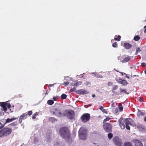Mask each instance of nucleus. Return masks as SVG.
Returning a JSON list of instances; mask_svg holds the SVG:
<instances>
[{"label": "nucleus", "mask_w": 146, "mask_h": 146, "mask_svg": "<svg viewBox=\"0 0 146 146\" xmlns=\"http://www.w3.org/2000/svg\"><path fill=\"white\" fill-rule=\"evenodd\" d=\"M20 146H22V145H21Z\"/></svg>", "instance_id": "774afa93"}, {"label": "nucleus", "mask_w": 146, "mask_h": 146, "mask_svg": "<svg viewBox=\"0 0 146 146\" xmlns=\"http://www.w3.org/2000/svg\"><path fill=\"white\" fill-rule=\"evenodd\" d=\"M49 120L52 123L55 122V121L56 120L55 118L52 117H49Z\"/></svg>", "instance_id": "f3484780"}, {"label": "nucleus", "mask_w": 146, "mask_h": 146, "mask_svg": "<svg viewBox=\"0 0 146 146\" xmlns=\"http://www.w3.org/2000/svg\"><path fill=\"white\" fill-rule=\"evenodd\" d=\"M24 117H23L22 115L20 117L19 122L20 123H22V120L24 119Z\"/></svg>", "instance_id": "cd10ccee"}, {"label": "nucleus", "mask_w": 146, "mask_h": 146, "mask_svg": "<svg viewBox=\"0 0 146 146\" xmlns=\"http://www.w3.org/2000/svg\"><path fill=\"white\" fill-rule=\"evenodd\" d=\"M21 115H22V116L23 117H25V116H26L27 115H27V113H23Z\"/></svg>", "instance_id": "a18cd8bd"}, {"label": "nucleus", "mask_w": 146, "mask_h": 146, "mask_svg": "<svg viewBox=\"0 0 146 146\" xmlns=\"http://www.w3.org/2000/svg\"><path fill=\"white\" fill-rule=\"evenodd\" d=\"M103 112H104L105 113H107V111L106 110H104L103 111Z\"/></svg>", "instance_id": "6e6d98bb"}, {"label": "nucleus", "mask_w": 146, "mask_h": 146, "mask_svg": "<svg viewBox=\"0 0 146 146\" xmlns=\"http://www.w3.org/2000/svg\"><path fill=\"white\" fill-rule=\"evenodd\" d=\"M108 137H113V134L111 133H109L108 135Z\"/></svg>", "instance_id": "c03bdc74"}, {"label": "nucleus", "mask_w": 146, "mask_h": 146, "mask_svg": "<svg viewBox=\"0 0 146 146\" xmlns=\"http://www.w3.org/2000/svg\"><path fill=\"white\" fill-rule=\"evenodd\" d=\"M49 92V91H48V90H46V92L45 93V94L46 95H47L48 94Z\"/></svg>", "instance_id": "603ef678"}, {"label": "nucleus", "mask_w": 146, "mask_h": 146, "mask_svg": "<svg viewBox=\"0 0 146 146\" xmlns=\"http://www.w3.org/2000/svg\"><path fill=\"white\" fill-rule=\"evenodd\" d=\"M58 98V96H56L55 97H54L53 98V99L54 101H56Z\"/></svg>", "instance_id": "a19ab883"}, {"label": "nucleus", "mask_w": 146, "mask_h": 146, "mask_svg": "<svg viewBox=\"0 0 146 146\" xmlns=\"http://www.w3.org/2000/svg\"><path fill=\"white\" fill-rule=\"evenodd\" d=\"M12 131L11 128L5 127L0 130V135L2 136H6L10 135Z\"/></svg>", "instance_id": "20e7f679"}, {"label": "nucleus", "mask_w": 146, "mask_h": 146, "mask_svg": "<svg viewBox=\"0 0 146 146\" xmlns=\"http://www.w3.org/2000/svg\"><path fill=\"white\" fill-rule=\"evenodd\" d=\"M6 103L4 102H1V106L2 108L4 107L5 106H6Z\"/></svg>", "instance_id": "7c9ffc66"}, {"label": "nucleus", "mask_w": 146, "mask_h": 146, "mask_svg": "<svg viewBox=\"0 0 146 146\" xmlns=\"http://www.w3.org/2000/svg\"><path fill=\"white\" fill-rule=\"evenodd\" d=\"M126 89H122L121 88H120V93H121V92H123L125 94H129V93L128 92H127L126 91Z\"/></svg>", "instance_id": "4be33fe9"}, {"label": "nucleus", "mask_w": 146, "mask_h": 146, "mask_svg": "<svg viewBox=\"0 0 146 146\" xmlns=\"http://www.w3.org/2000/svg\"><path fill=\"white\" fill-rule=\"evenodd\" d=\"M141 65L143 67L146 66V64L144 62H143L141 63Z\"/></svg>", "instance_id": "37998d69"}, {"label": "nucleus", "mask_w": 146, "mask_h": 146, "mask_svg": "<svg viewBox=\"0 0 146 146\" xmlns=\"http://www.w3.org/2000/svg\"><path fill=\"white\" fill-rule=\"evenodd\" d=\"M137 115L139 116H143L145 115V113H144L141 111H139L137 113Z\"/></svg>", "instance_id": "5701e85b"}, {"label": "nucleus", "mask_w": 146, "mask_h": 146, "mask_svg": "<svg viewBox=\"0 0 146 146\" xmlns=\"http://www.w3.org/2000/svg\"><path fill=\"white\" fill-rule=\"evenodd\" d=\"M139 101L140 102H142L143 101V98L141 97H139Z\"/></svg>", "instance_id": "49530a36"}, {"label": "nucleus", "mask_w": 146, "mask_h": 146, "mask_svg": "<svg viewBox=\"0 0 146 146\" xmlns=\"http://www.w3.org/2000/svg\"><path fill=\"white\" fill-rule=\"evenodd\" d=\"M76 88L74 87L73 88H72L70 89V92H74L76 90Z\"/></svg>", "instance_id": "4c0bfd02"}, {"label": "nucleus", "mask_w": 146, "mask_h": 146, "mask_svg": "<svg viewBox=\"0 0 146 146\" xmlns=\"http://www.w3.org/2000/svg\"><path fill=\"white\" fill-rule=\"evenodd\" d=\"M144 73L145 74H146V70L144 71Z\"/></svg>", "instance_id": "bf43d9fd"}, {"label": "nucleus", "mask_w": 146, "mask_h": 146, "mask_svg": "<svg viewBox=\"0 0 146 146\" xmlns=\"http://www.w3.org/2000/svg\"><path fill=\"white\" fill-rule=\"evenodd\" d=\"M121 38V36L119 35H118L117 36V38H114V39L115 40L119 41L120 40Z\"/></svg>", "instance_id": "bb28decb"}, {"label": "nucleus", "mask_w": 146, "mask_h": 146, "mask_svg": "<svg viewBox=\"0 0 146 146\" xmlns=\"http://www.w3.org/2000/svg\"><path fill=\"white\" fill-rule=\"evenodd\" d=\"M82 83V82L81 81L77 82L74 84L73 86H78L79 85H81Z\"/></svg>", "instance_id": "412c9836"}, {"label": "nucleus", "mask_w": 146, "mask_h": 146, "mask_svg": "<svg viewBox=\"0 0 146 146\" xmlns=\"http://www.w3.org/2000/svg\"><path fill=\"white\" fill-rule=\"evenodd\" d=\"M6 106L7 107L9 108L11 107V105L10 104L6 103Z\"/></svg>", "instance_id": "ea45409f"}, {"label": "nucleus", "mask_w": 146, "mask_h": 146, "mask_svg": "<svg viewBox=\"0 0 146 146\" xmlns=\"http://www.w3.org/2000/svg\"><path fill=\"white\" fill-rule=\"evenodd\" d=\"M140 37L139 35L135 36L134 37V40L135 41H137L140 39Z\"/></svg>", "instance_id": "aec40b11"}, {"label": "nucleus", "mask_w": 146, "mask_h": 146, "mask_svg": "<svg viewBox=\"0 0 146 146\" xmlns=\"http://www.w3.org/2000/svg\"><path fill=\"white\" fill-rule=\"evenodd\" d=\"M118 108L120 111H121L123 110V106L120 103H119V104Z\"/></svg>", "instance_id": "a878e982"}, {"label": "nucleus", "mask_w": 146, "mask_h": 146, "mask_svg": "<svg viewBox=\"0 0 146 146\" xmlns=\"http://www.w3.org/2000/svg\"><path fill=\"white\" fill-rule=\"evenodd\" d=\"M126 77L128 79H129V76H126Z\"/></svg>", "instance_id": "680f3d73"}, {"label": "nucleus", "mask_w": 146, "mask_h": 146, "mask_svg": "<svg viewBox=\"0 0 146 146\" xmlns=\"http://www.w3.org/2000/svg\"><path fill=\"white\" fill-rule=\"evenodd\" d=\"M114 70H115L117 72H119L117 70H115V69Z\"/></svg>", "instance_id": "052dcab7"}, {"label": "nucleus", "mask_w": 146, "mask_h": 146, "mask_svg": "<svg viewBox=\"0 0 146 146\" xmlns=\"http://www.w3.org/2000/svg\"><path fill=\"white\" fill-rule=\"evenodd\" d=\"M118 88V86L117 85H115L113 86L112 91L115 90H116Z\"/></svg>", "instance_id": "72a5a7b5"}, {"label": "nucleus", "mask_w": 146, "mask_h": 146, "mask_svg": "<svg viewBox=\"0 0 146 146\" xmlns=\"http://www.w3.org/2000/svg\"><path fill=\"white\" fill-rule=\"evenodd\" d=\"M80 139L83 140H85L86 139V137H80Z\"/></svg>", "instance_id": "09e8293b"}, {"label": "nucleus", "mask_w": 146, "mask_h": 146, "mask_svg": "<svg viewBox=\"0 0 146 146\" xmlns=\"http://www.w3.org/2000/svg\"><path fill=\"white\" fill-rule=\"evenodd\" d=\"M133 141L135 144V146H143L142 143L139 140L135 139L133 140Z\"/></svg>", "instance_id": "f8f14e48"}, {"label": "nucleus", "mask_w": 146, "mask_h": 146, "mask_svg": "<svg viewBox=\"0 0 146 146\" xmlns=\"http://www.w3.org/2000/svg\"><path fill=\"white\" fill-rule=\"evenodd\" d=\"M124 146H132L131 144L129 142H126L125 143Z\"/></svg>", "instance_id": "c756f323"}, {"label": "nucleus", "mask_w": 146, "mask_h": 146, "mask_svg": "<svg viewBox=\"0 0 146 146\" xmlns=\"http://www.w3.org/2000/svg\"><path fill=\"white\" fill-rule=\"evenodd\" d=\"M64 112L63 116H66L67 118L70 119H72L74 118L75 113L73 111L71 110L68 111L67 110H64Z\"/></svg>", "instance_id": "39448f33"}, {"label": "nucleus", "mask_w": 146, "mask_h": 146, "mask_svg": "<svg viewBox=\"0 0 146 146\" xmlns=\"http://www.w3.org/2000/svg\"><path fill=\"white\" fill-rule=\"evenodd\" d=\"M69 84V82H65L63 83V84L65 86H68Z\"/></svg>", "instance_id": "e433bc0d"}, {"label": "nucleus", "mask_w": 146, "mask_h": 146, "mask_svg": "<svg viewBox=\"0 0 146 146\" xmlns=\"http://www.w3.org/2000/svg\"><path fill=\"white\" fill-rule=\"evenodd\" d=\"M119 124L122 129H124L125 127L127 129L129 130L130 128L129 125H131V121H130L127 118L123 121L121 119L118 120Z\"/></svg>", "instance_id": "f257e3e1"}, {"label": "nucleus", "mask_w": 146, "mask_h": 146, "mask_svg": "<svg viewBox=\"0 0 146 146\" xmlns=\"http://www.w3.org/2000/svg\"><path fill=\"white\" fill-rule=\"evenodd\" d=\"M104 130L107 132L111 131L112 126L111 124L108 123H104L103 125Z\"/></svg>", "instance_id": "0eeeda50"}, {"label": "nucleus", "mask_w": 146, "mask_h": 146, "mask_svg": "<svg viewBox=\"0 0 146 146\" xmlns=\"http://www.w3.org/2000/svg\"><path fill=\"white\" fill-rule=\"evenodd\" d=\"M144 28L145 29L144 32L145 33H146V25L144 27Z\"/></svg>", "instance_id": "3c124183"}, {"label": "nucleus", "mask_w": 146, "mask_h": 146, "mask_svg": "<svg viewBox=\"0 0 146 146\" xmlns=\"http://www.w3.org/2000/svg\"><path fill=\"white\" fill-rule=\"evenodd\" d=\"M112 138V137H109V139H110Z\"/></svg>", "instance_id": "e2e57ef3"}, {"label": "nucleus", "mask_w": 146, "mask_h": 146, "mask_svg": "<svg viewBox=\"0 0 146 146\" xmlns=\"http://www.w3.org/2000/svg\"><path fill=\"white\" fill-rule=\"evenodd\" d=\"M65 138V139L67 141L69 142V140H70V137H64Z\"/></svg>", "instance_id": "58836bf2"}, {"label": "nucleus", "mask_w": 146, "mask_h": 146, "mask_svg": "<svg viewBox=\"0 0 146 146\" xmlns=\"http://www.w3.org/2000/svg\"><path fill=\"white\" fill-rule=\"evenodd\" d=\"M17 118L16 117L12 118L11 119H9V118H7L5 123L4 124H2V125L0 126V129L3 127L6 123L11 122L13 120H15L17 119Z\"/></svg>", "instance_id": "9b49d317"}, {"label": "nucleus", "mask_w": 146, "mask_h": 146, "mask_svg": "<svg viewBox=\"0 0 146 146\" xmlns=\"http://www.w3.org/2000/svg\"><path fill=\"white\" fill-rule=\"evenodd\" d=\"M78 94H79L84 95L88 94V92L87 91L83 89H80L77 92Z\"/></svg>", "instance_id": "4468645a"}, {"label": "nucleus", "mask_w": 146, "mask_h": 146, "mask_svg": "<svg viewBox=\"0 0 146 146\" xmlns=\"http://www.w3.org/2000/svg\"><path fill=\"white\" fill-rule=\"evenodd\" d=\"M60 136L63 137H69L70 135V132L68 128L66 127H61L59 131Z\"/></svg>", "instance_id": "f03ea898"}, {"label": "nucleus", "mask_w": 146, "mask_h": 146, "mask_svg": "<svg viewBox=\"0 0 146 146\" xmlns=\"http://www.w3.org/2000/svg\"><path fill=\"white\" fill-rule=\"evenodd\" d=\"M117 46V42H114L112 44V46L113 47L115 48Z\"/></svg>", "instance_id": "473e14b6"}, {"label": "nucleus", "mask_w": 146, "mask_h": 146, "mask_svg": "<svg viewBox=\"0 0 146 146\" xmlns=\"http://www.w3.org/2000/svg\"><path fill=\"white\" fill-rule=\"evenodd\" d=\"M118 82L119 83L121 84L123 86H125L128 84L126 80L120 79L119 80Z\"/></svg>", "instance_id": "ddd939ff"}, {"label": "nucleus", "mask_w": 146, "mask_h": 146, "mask_svg": "<svg viewBox=\"0 0 146 146\" xmlns=\"http://www.w3.org/2000/svg\"><path fill=\"white\" fill-rule=\"evenodd\" d=\"M131 57L129 56H128L124 58L122 61V62L123 63H125L129 61Z\"/></svg>", "instance_id": "dca6fc26"}, {"label": "nucleus", "mask_w": 146, "mask_h": 146, "mask_svg": "<svg viewBox=\"0 0 146 146\" xmlns=\"http://www.w3.org/2000/svg\"><path fill=\"white\" fill-rule=\"evenodd\" d=\"M137 128L139 129V131L141 133H144L146 132V129L145 127L142 125L139 124H137L136 125Z\"/></svg>", "instance_id": "1a4fd4ad"}, {"label": "nucleus", "mask_w": 146, "mask_h": 146, "mask_svg": "<svg viewBox=\"0 0 146 146\" xmlns=\"http://www.w3.org/2000/svg\"><path fill=\"white\" fill-rule=\"evenodd\" d=\"M111 106L112 107H115V104L114 103H113L111 105Z\"/></svg>", "instance_id": "8fccbe9b"}, {"label": "nucleus", "mask_w": 146, "mask_h": 146, "mask_svg": "<svg viewBox=\"0 0 146 146\" xmlns=\"http://www.w3.org/2000/svg\"><path fill=\"white\" fill-rule=\"evenodd\" d=\"M121 56H118V58H117L118 59V60H121Z\"/></svg>", "instance_id": "5fc2aeb1"}, {"label": "nucleus", "mask_w": 146, "mask_h": 146, "mask_svg": "<svg viewBox=\"0 0 146 146\" xmlns=\"http://www.w3.org/2000/svg\"><path fill=\"white\" fill-rule=\"evenodd\" d=\"M145 146H146V143L145 144Z\"/></svg>", "instance_id": "69168bd1"}, {"label": "nucleus", "mask_w": 146, "mask_h": 146, "mask_svg": "<svg viewBox=\"0 0 146 146\" xmlns=\"http://www.w3.org/2000/svg\"><path fill=\"white\" fill-rule=\"evenodd\" d=\"M64 110H62L61 108L60 107H57L52 110V114L58 117H61L63 116Z\"/></svg>", "instance_id": "7ed1b4c3"}, {"label": "nucleus", "mask_w": 146, "mask_h": 146, "mask_svg": "<svg viewBox=\"0 0 146 146\" xmlns=\"http://www.w3.org/2000/svg\"><path fill=\"white\" fill-rule=\"evenodd\" d=\"M90 116L89 113H85L83 114L80 117L82 122L86 123L89 121L90 119Z\"/></svg>", "instance_id": "423d86ee"}, {"label": "nucleus", "mask_w": 146, "mask_h": 146, "mask_svg": "<svg viewBox=\"0 0 146 146\" xmlns=\"http://www.w3.org/2000/svg\"><path fill=\"white\" fill-rule=\"evenodd\" d=\"M93 74H95V77H96L98 78H102L103 77V76L102 75L98 74H95L94 73H93Z\"/></svg>", "instance_id": "a211bd4d"}, {"label": "nucleus", "mask_w": 146, "mask_h": 146, "mask_svg": "<svg viewBox=\"0 0 146 146\" xmlns=\"http://www.w3.org/2000/svg\"><path fill=\"white\" fill-rule=\"evenodd\" d=\"M3 108L4 111L5 112H6L7 110V107H6V106H4V107H3Z\"/></svg>", "instance_id": "79ce46f5"}, {"label": "nucleus", "mask_w": 146, "mask_h": 146, "mask_svg": "<svg viewBox=\"0 0 146 146\" xmlns=\"http://www.w3.org/2000/svg\"><path fill=\"white\" fill-rule=\"evenodd\" d=\"M79 137H86L87 136V133L85 129H82L80 128L78 131Z\"/></svg>", "instance_id": "9d476101"}, {"label": "nucleus", "mask_w": 146, "mask_h": 146, "mask_svg": "<svg viewBox=\"0 0 146 146\" xmlns=\"http://www.w3.org/2000/svg\"><path fill=\"white\" fill-rule=\"evenodd\" d=\"M54 103L53 100H49L47 101V103L48 104L50 105H52Z\"/></svg>", "instance_id": "6ab92c4d"}, {"label": "nucleus", "mask_w": 146, "mask_h": 146, "mask_svg": "<svg viewBox=\"0 0 146 146\" xmlns=\"http://www.w3.org/2000/svg\"><path fill=\"white\" fill-rule=\"evenodd\" d=\"M9 125L11 126L15 127L17 125V122L15 121L11 123Z\"/></svg>", "instance_id": "b1692460"}, {"label": "nucleus", "mask_w": 146, "mask_h": 146, "mask_svg": "<svg viewBox=\"0 0 146 146\" xmlns=\"http://www.w3.org/2000/svg\"><path fill=\"white\" fill-rule=\"evenodd\" d=\"M120 72V73H121V74H122L123 75V72Z\"/></svg>", "instance_id": "0e129e2a"}, {"label": "nucleus", "mask_w": 146, "mask_h": 146, "mask_svg": "<svg viewBox=\"0 0 146 146\" xmlns=\"http://www.w3.org/2000/svg\"><path fill=\"white\" fill-rule=\"evenodd\" d=\"M113 140L114 144L117 146H121L122 144L121 139L119 137H114Z\"/></svg>", "instance_id": "6e6552de"}, {"label": "nucleus", "mask_w": 146, "mask_h": 146, "mask_svg": "<svg viewBox=\"0 0 146 146\" xmlns=\"http://www.w3.org/2000/svg\"><path fill=\"white\" fill-rule=\"evenodd\" d=\"M123 46L125 48L128 49L132 47V45L129 43L125 42Z\"/></svg>", "instance_id": "2eb2a0df"}, {"label": "nucleus", "mask_w": 146, "mask_h": 146, "mask_svg": "<svg viewBox=\"0 0 146 146\" xmlns=\"http://www.w3.org/2000/svg\"><path fill=\"white\" fill-rule=\"evenodd\" d=\"M1 102H0V106H1Z\"/></svg>", "instance_id": "338daca9"}, {"label": "nucleus", "mask_w": 146, "mask_h": 146, "mask_svg": "<svg viewBox=\"0 0 146 146\" xmlns=\"http://www.w3.org/2000/svg\"><path fill=\"white\" fill-rule=\"evenodd\" d=\"M144 121L146 122V117H145L144 118Z\"/></svg>", "instance_id": "4d7b16f0"}, {"label": "nucleus", "mask_w": 146, "mask_h": 146, "mask_svg": "<svg viewBox=\"0 0 146 146\" xmlns=\"http://www.w3.org/2000/svg\"><path fill=\"white\" fill-rule=\"evenodd\" d=\"M92 97H93L94 98V97H95V94H93L92 95Z\"/></svg>", "instance_id": "13d9d810"}, {"label": "nucleus", "mask_w": 146, "mask_h": 146, "mask_svg": "<svg viewBox=\"0 0 146 146\" xmlns=\"http://www.w3.org/2000/svg\"><path fill=\"white\" fill-rule=\"evenodd\" d=\"M118 112V110L117 108H116L115 110V112L116 113H117Z\"/></svg>", "instance_id": "de8ad7c7"}, {"label": "nucleus", "mask_w": 146, "mask_h": 146, "mask_svg": "<svg viewBox=\"0 0 146 146\" xmlns=\"http://www.w3.org/2000/svg\"><path fill=\"white\" fill-rule=\"evenodd\" d=\"M32 113L33 112L32 111H28L27 114L28 115L30 116L32 115Z\"/></svg>", "instance_id": "f704fd0d"}, {"label": "nucleus", "mask_w": 146, "mask_h": 146, "mask_svg": "<svg viewBox=\"0 0 146 146\" xmlns=\"http://www.w3.org/2000/svg\"><path fill=\"white\" fill-rule=\"evenodd\" d=\"M37 116V114L36 113H34L32 116V117L33 119H35L36 118V116Z\"/></svg>", "instance_id": "c9c22d12"}, {"label": "nucleus", "mask_w": 146, "mask_h": 146, "mask_svg": "<svg viewBox=\"0 0 146 146\" xmlns=\"http://www.w3.org/2000/svg\"><path fill=\"white\" fill-rule=\"evenodd\" d=\"M141 51V50L138 47L136 48V50L135 52V54L136 55H137L138 52H140Z\"/></svg>", "instance_id": "c85d7f7f"}, {"label": "nucleus", "mask_w": 146, "mask_h": 146, "mask_svg": "<svg viewBox=\"0 0 146 146\" xmlns=\"http://www.w3.org/2000/svg\"><path fill=\"white\" fill-rule=\"evenodd\" d=\"M66 95L64 94H62L61 96V98L62 99H65L66 98Z\"/></svg>", "instance_id": "393cba45"}, {"label": "nucleus", "mask_w": 146, "mask_h": 146, "mask_svg": "<svg viewBox=\"0 0 146 146\" xmlns=\"http://www.w3.org/2000/svg\"><path fill=\"white\" fill-rule=\"evenodd\" d=\"M103 109V107L102 106H100L99 108L100 110H102Z\"/></svg>", "instance_id": "864d4df0"}, {"label": "nucleus", "mask_w": 146, "mask_h": 146, "mask_svg": "<svg viewBox=\"0 0 146 146\" xmlns=\"http://www.w3.org/2000/svg\"><path fill=\"white\" fill-rule=\"evenodd\" d=\"M111 119L109 117H107L106 119H104L103 121V123L107 121H108Z\"/></svg>", "instance_id": "2f4dec72"}]
</instances>
